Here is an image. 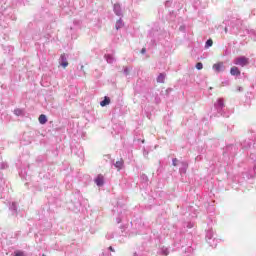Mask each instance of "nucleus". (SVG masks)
Masks as SVG:
<instances>
[{
  "instance_id": "nucleus-9",
  "label": "nucleus",
  "mask_w": 256,
  "mask_h": 256,
  "mask_svg": "<svg viewBox=\"0 0 256 256\" xmlns=\"http://www.w3.org/2000/svg\"><path fill=\"white\" fill-rule=\"evenodd\" d=\"M123 20L122 19H119L117 20L116 24H115V28L116 30H119V29H122L123 28Z\"/></svg>"
},
{
  "instance_id": "nucleus-6",
  "label": "nucleus",
  "mask_w": 256,
  "mask_h": 256,
  "mask_svg": "<svg viewBox=\"0 0 256 256\" xmlns=\"http://www.w3.org/2000/svg\"><path fill=\"white\" fill-rule=\"evenodd\" d=\"M166 80V74L160 73L159 76L156 78V82L164 83Z\"/></svg>"
},
{
  "instance_id": "nucleus-21",
  "label": "nucleus",
  "mask_w": 256,
  "mask_h": 256,
  "mask_svg": "<svg viewBox=\"0 0 256 256\" xmlns=\"http://www.w3.org/2000/svg\"><path fill=\"white\" fill-rule=\"evenodd\" d=\"M224 32H225V33H227V32H228V29H227V27H226V28H224Z\"/></svg>"
},
{
  "instance_id": "nucleus-15",
  "label": "nucleus",
  "mask_w": 256,
  "mask_h": 256,
  "mask_svg": "<svg viewBox=\"0 0 256 256\" xmlns=\"http://www.w3.org/2000/svg\"><path fill=\"white\" fill-rule=\"evenodd\" d=\"M61 61H62V62L67 61V60H66V55H65V54H61Z\"/></svg>"
},
{
  "instance_id": "nucleus-1",
  "label": "nucleus",
  "mask_w": 256,
  "mask_h": 256,
  "mask_svg": "<svg viewBox=\"0 0 256 256\" xmlns=\"http://www.w3.org/2000/svg\"><path fill=\"white\" fill-rule=\"evenodd\" d=\"M234 65H239L241 67H245L247 65H249V58L246 57H239L234 59Z\"/></svg>"
},
{
  "instance_id": "nucleus-18",
  "label": "nucleus",
  "mask_w": 256,
  "mask_h": 256,
  "mask_svg": "<svg viewBox=\"0 0 256 256\" xmlns=\"http://www.w3.org/2000/svg\"><path fill=\"white\" fill-rule=\"evenodd\" d=\"M106 59H107V62L111 63L110 62V57L108 55L106 56Z\"/></svg>"
},
{
  "instance_id": "nucleus-22",
  "label": "nucleus",
  "mask_w": 256,
  "mask_h": 256,
  "mask_svg": "<svg viewBox=\"0 0 256 256\" xmlns=\"http://www.w3.org/2000/svg\"><path fill=\"white\" fill-rule=\"evenodd\" d=\"M42 256H46L45 254H43Z\"/></svg>"
},
{
  "instance_id": "nucleus-20",
  "label": "nucleus",
  "mask_w": 256,
  "mask_h": 256,
  "mask_svg": "<svg viewBox=\"0 0 256 256\" xmlns=\"http://www.w3.org/2000/svg\"><path fill=\"white\" fill-rule=\"evenodd\" d=\"M146 52V50H145V48H143L142 50H141V53H145Z\"/></svg>"
},
{
  "instance_id": "nucleus-14",
  "label": "nucleus",
  "mask_w": 256,
  "mask_h": 256,
  "mask_svg": "<svg viewBox=\"0 0 256 256\" xmlns=\"http://www.w3.org/2000/svg\"><path fill=\"white\" fill-rule=\"evenodd\" d=\"M217 103H218V106H219V107H223V106H224L222 99H218V100H217Z\"/></svg>"
},
{
  "instance_id": "nucleus-7",
  "label": "nucleus",
  "mask_w": 256,
  "mask_h": 256,
  "mask_svg": "<svg viewBox=\"0 0 256 256\" xmlns=\"http://www.w3.org/2000/svg\"><path fill=\"white\" fill-rule=\"evenodd\" d=\"M110 104V98L108 96H105L104 100L100 102L101 107L108 106Z\"/></svg>"
},
{
  "instance_id": "nucleus-8",
  "label": "nucleus",
  "mask_w": 256,
  "mask_h": 256,
  "mask_svg": "<svg viewBox=\"0 0 256 256\" xmlns=\"http://www.w3.org/2000/svg\"><path fill=\"white\" fill-rule=\"evenodd\" d=\"M38 121L40 124L45 125L47 123V118L44 114H42L41 116H39Z\"/></svg>"
},
{
  "instance_id": "nucleus-17",
  "label": "nucleus",
  "mask_w": 256,
  "mask_h": 256,
  "mask_svg": "<svg viewBox=\"0 0 256 256\" xmlns=\"http://www.w3.org/2000/svg\"><path fill=\"white\" fill-rule=\"evenodd\" d=\"M16 115H20L21 114V110H16Z\"/></svg>"
},
{
  "instance_id": "nucleus-13",
  "label": "nucleus",
  "mask_w": 256,
  "mask_h": 256,
  "mask_svg": "<svg viewBox=\"0 0 256 256\" xmlns=\"http://www.w3.org/2000/svg\"><path fill=\"white\" fill-rule=\"evenodd\" d=\"M61 66H62L63 68H67V66H69V62L63 61V62L61 63Z\"/></svg>"
},
{
  "instance_id": "nucleus-10",
  "label": "nucleus",
  "mask_w": 256,
  "mask_h": 256,
  "mask_svg": "<svg viewBox=\"0 0 256 256\" xmlns=\"http://www.w3.org/2000/svg\"><path fill=\"white\" fill-rule=\"evenodd\" d=\"M212 45H213L212 39H208L207 42H205V47L206 48H210V47H212Z\"/></svg>"
},
{
  "instance_id": "nucleus-12",
  "label": "nucleus",
  "mask_w": 256,
  "mask_h": 256,
  "mask_svg": "<svg viewBox=\"0 0 256 256\" xmlns=\"http://www.w3.org/2000/svg\"><path fill=\"white\" fill-rule=\"evenodd\" d=\"M195 68H197L198 70H202L203 64L201 62H198Z\"/></svg>"
},
{
  "instance_id": "nucleus-11",
  "label": "nucleus",
  "mask_w": 256,
  "mask_h": 256,
  "mask_svg": "<svg viewBox=\"0 0 256 256\" xmlns=\"http://www.w3.org/2000/svg\"><path fill=\"white\" fill-rule=\"evenodd\" d=\"M14 256H25V253L21 251H16L14 252Z\"/></svg>"
},
{
  "instance_id": "nucleus-2",
  "label": "nucleus",
  "mask_w": 256,
  "mask_h": 256,
  "mask_svg": "<svg viewBox=\"0 0 256 256\" xmlns=\"http://www.w3.org/2000/svg\"><path fill=\"white\" fill-rule=\"evenodd\" d=\"M95 183L98 187H101L104 185V176L103 174H98L95 178Z\"/></svg>"
},
{
  "instance_id": "nucleus-19",
  "label": "nucleus",
  "mask_w": 256,
  "mask_h": 256,
  "mask_svg": "<svg viewBox=\"0 0 256 256\" xmlns=\"http://www.w3.org/2000/svg\"><path fill=\"white\" fill-rule=\"evenodd\" d=\"M109 250L111 251V252H114L115 250H114V248L113 247H109Z\"/></svg>"
},
{
  "instance_id": "nucleus-3",
  "label": "nucleus",
  "mask_w": 256,
  "mask_h": 256,
  "mask_svg": "<svg viewBox=\"0 0 256 256\" xmlns=\"http://www.w3.org/2000/svg\"><path fill=\"white\" fill-rule=\"evenodd\" d=\"M223 69V62H218L213 65V70L216 72H221Z\"/></svg>"
},
{
  "instance_id": "nucleus-16",
  "label": "nucleus",
  "mask_w": 256,
  "mask_h": 256,
  "mask_svg": "<svg viewBox=\"0 0 256 256\" xmlns=\"http://www.w3.org/2000/svg\"><path fill=\"white\" fill-rule=\"evenodd\" d=\"M177 162H178L177 158H174V159H173V165H174V166H177Z\"/></svg>"
},
{
  "instance_id": "nucleus-5",
  "label": "nucleus",
  "mask_w": 256,
  "mask_h": 256,
  "mask_svg": "<svg viewBox=\"0 0 256 256\" xmlns=\"http://www.w3.org/2000/svg\"><path fill=\"white\" fill-rule=\"evenodd\" d=\"M124 160L121 158L119 161H116L115 168L117 171H121L123 169Z\"/></svg>"
},
{
  "instance_id": "nucleus-4",
  "label": "nucleus",
  "mask_w": 256,
  "mask_h": 256,
  "mask_svg": "<svg viewBox=\"0 0 256 256\" xmlns=\"http://www.w3.org/2000/svg\"><path fill=\"white\" fill-rule=\"evenodd\" d=\"M231 75L232 76H240L241 75L240 69L238 67H236V66H233L231 68Z\"/></svg>"
}]
</instances>
